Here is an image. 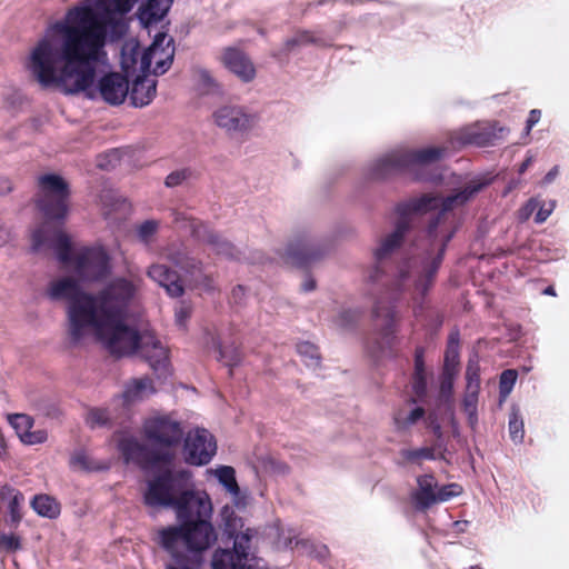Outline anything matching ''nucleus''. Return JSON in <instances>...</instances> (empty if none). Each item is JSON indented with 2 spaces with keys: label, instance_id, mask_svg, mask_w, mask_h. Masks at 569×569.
<instances>
[{
  "label": "nucleus",
  "instance_id": "1",
  "mask_svg": "<svg viewBox=\"0 0 569 569\" xmlns=\"http://www.w3.org/2000/svg\"><path fill=\"white\" fill-rule=\"evenodd\" d=\"M104 2L80 1L63 19L51 23L30 49L26 68L41 87L66 94L84 93L112 106L126 100L129 81L122 74L107 73L96 84L98 68L107 60V43L128 31V22L106 14L110 7Z\"/></svg>",
  "mask_w": 569,
  "mask_h": 569
},
{
  "label": "nucleus",
  "instance_id": "2",
  "mask_svg": "<svg viewBox=\"0 0 569 569\" xmlns=\"http://www.w3.org/2000/svg\"><path fill=\"white\" fill-rule=\"evenodd\" d=\"M140 282L139 278L118 277L97 293H90L81 288L79 280L61 277L49 283L47 293L51 300L68 303V336L72 343L94 336L111 355L123 357L137 352L149 362L159 378H167V348L152 332H139L126 321Z\"/></svg>",
  "mask_w": 569,
  "mask_h": 569
},
{
  "label": "nucleus",
  "instance_id": "3",
  "mask_svg": "<svg viewBox=\"0 0 569 569\" xmlns=\"http://www.w3.org/2000/svg\"><path fill=\"white\" fill-rule=\"evenodd\" d=\"M488 183L487 179L475 178L446 198L423 194L397 207L399 217L393 231L382 237L373 251L378 263L388 259L400 248L412 226L415 214L433 210L438 213L430 221L426 238L418 246L419 252L397 266L390 282L393 291L409 293L416 305L421 303L435 282L447 244L457 230L453 211L472 199Z\"/></svg>",
  "mask_w": 569,
  "mask_h": 569
},
{
  "label": "nucleus",
  "instance_id": "4",
  "mask_svg": "<svg viewBox=\"0 0 569 569\" xmlns=\"http://www.w3.org/2000/svg\"><path fill=\"white\" fill-rule=\"evenodd\" d=\"M190 481L189 471L166 469L149 481L144 502L150 507L173 508L181 523L209 519L212 512L209 496L190 490Z\"/></svg>",
  "mask_w": 569,
  "mask_h": 569
},
{
  "label": "nucleus",
  "instance_id": "5",
  "mask_svg": "<svg viewBox=\"0 0 569 569\" xmlns=\"http://www.w3.org/2000/svg\"><path fill=\"white\" fill-rule=\"evenodd\" d=\"M53 249L58 260L69 269L79 281L97 282L110 273L109 256L100 247L71 249L69 237L58 228L43 223L32 233V250L40 252Z\"/></svg>",
  "mask_w": 569,
  "mask_h": 569
},
{
  "label": "nucleus",
  "instance_id": "6",
  "mask_svg": "<svg viewBox=\"0 0 569 569\" xmlns=\"http://www.w3.org/2000/svg\"><path fill=\"white\" fill-rule=\"evenodd\" d=\"M161 546L176 560L173 566L187 563L198 567L202 551L217 540V533L208 519L170 526L159 532Z\"/></svg>",
  "mask_w": 569,
  "mask_h": 569
},
{
  "label": "nucleus",
  "instance_id": "7",
  "mask_svg": "<svg viewBox=\"0 0 569 569\" xmlns=\"http://www.w3.org/2000/svg\"><path fill=\"white\" fill-rule=\"evenodd\" d=\"M448 153V147H427L417 150L400 148L387 152L370 164V174L383 179L392 173L416 170L437 162Z\"/></svg>",
  "mask_w": 569,
  "mask_h": 569
},
{
  "label": "nucleus",
  "instance_id": "8",
  "mask_svg": "<svg viewBox=\"0 0 569 569\" xmlns=\"http://www.w3.org/2000/svg\"><path fill=\"white\" fill-rule=\"evenodd\" d=\"M38 207L49 220H63L69 209V184L59 174L46 173L38 178Z\"/></svg>",
  "mask_w": 569,
  "mask_h": 569
},
{
  "label": "nucleus",
  "instance_id": "9",
  "mask_svg": "<svg viewBox=\"0 0 569 569\" xmlns=\"http://www.w3.org/2000/svg\"><path fill=\"white\" fill-rule=\"evenodd\" d=\"M254 535L253 529L246 528L236 537H230L233 540L232 549H217L211 560L212 569H258L251 542Z\"/></svg>",
  "mask_w": 569,
  "mask_h": 569
},
{
  "label": "nucleus",
  "instance_id": "10",
  "mask_svg": "<svg viewBox=\"0 0 569 569\" xmlns=\"http://www.w3.org/2000/svg\"><path fill=\"white\" fill-rule=\"evenodd\" d=\"M143 431L151 445L163 449L154 460L169 463L172 459L171 449L180 443L183 436L180 422L168 416H153L146 420Z\"/></svg>",
  "mask_w": 569,
  "mask_h": 569
},
{
  "label": "nucleus",
  "instance_id": "11",
  "mask_svg": "<svg viewBox=\"0 0 569 569\" xmlns=\"http://www.w3.org/2000/svg\"><path fill=\"white\" fill-rule=\"evenodd\" d=\"M462 489L457 483L438 486L432 475H422L417 478V488L411 493L415 508L419 511H426L431 506L446 502L461 493Z\"/></svg>",
  "mask_w": 569,
  "mask_h": 569
},
{
  "label": "nucleus",
  "instance_id": "12",
  "mask_svg": "<svg viewBox=\"0 0 569 569\" xmlns=\"http://www.w3.org/2000/svg\"><path fill=\"white\" fill-rule=\"evenodd\" d=\"M174 57L173 39L166 33L156 34L151 46L140 54L139 70L147 73L151 70L156 76L163 74L171 67Z\"/></svg>",
  "mask_w": 569,
  "mask_h": 569
},
{
  "label": "nucleus",
  "instance_id": "13",
  "mask_svg": "<svg viewBox=\"0 0 569 569\" xmlns=\"http://www.w3.org/2000/svg\"><path fill=\"white\" fill-rule=\"evenodd\" d=\"M216 124L228 132H247L259 122V116L243 106L227 104L213 113Z\"/></svg>",
  "mask_w": 569,
  "mask_h": 569
},
{
  "label": "nucleus",
  "instance_id": "14",
  "mask_svg": "<svg viewBox=\"0 0 569 569\" xmlns=\"http://www.w3.org/2000/svg\"><path fill=\"white\" fill-rule=\"evenodd\" d=\"M217 451L213 436L206 429L197 428L189 431L184 439V455L187 462L203 466L211 461Z\"/></svg>",
  "mask_w": 569,
  "mask_h": 569
},
{
  "label": "nucleus",
  "instance_id": "15",
  "mask_svg": "<svg viewBox=\"0 0 569 569\" xmlns=\"http://www.w3.org/2000/svg\"><path fill=\"white\" fill-rule=\"evenodd\" d=\"M162 256L190 276L196 284L210 287V278L204 273L202 263L190 256L188 248L183 243L168 246L163 250Z\"/></svg>",
  "mask_w": 569,
  "mask_h": 569
},
{
  "label": "nucleus",
  "instance_id": "16",
  "mask_svg": "<svg viewBox=\"0 0 569 569\" xmlns=\"http://www.w3.org/2000/svg\"><path fill=\"white\" fill-rule=\"evenodd\" d=\"M376 327L381 338V349L390 348L396 339L397 312L393 306L378 301L372 310Z\"/></svg>",
  "mask_w": 569,
  "mask_h": 569
},
{
  "label": "nucleus",
  "instance_id": "17",
  "mask_svg": "<svg viewBox=\"0 0 569 569\" xmlns=\"http://www.w3.org/2000/svg\"><path fill=\"white\" fill-rule=\"evenodd\" d=\"M223 66L243 82L251 81L256 76V69L244 52L227 48L221 54Z\"/></svg>",
  "mask_w": 569,
  "mask_h": 569
},
{
  "label": "nucleus",
  "instance_id": "18",
  "mask_svg": "<svg viewBox=\"0 0 569 569\" xmlns=\"http://www.w3.org/2000/svg\"><path fill=\"white\" fill-rule=\"evenodd\" d=\"M196 237L210 246L211 249L220 256L228 259H240L241 252L227 239L216 233L204 224H200L194 229Z\"/></svg>",
  "mask_w": 569,
  "mask_h": 569
},
{
  "label": "nucleus",
  "instance_id": "19",
  "mask_svg": "<svg viewBox=\"0 0 569 569\" xmlns=\"http://www.w3.org/2000/svg\"><path fill=\"white\" fill-rule=\"evenodd\" d=\"M147 276L163 287L169 296L179 297L183 293V287L174 271L166 264L154 263L149 267Z\"/></svg>",
  "mask_w": 569,
  "mask_h": 569
},
{
  "label": "nucleus",
  "instance_id": "20",
  "mask_svg": "<svg viewBox=\"0 0 569 569\" xmlns=\"http://www.w3.org/2000/svg\"><path fill=\"white\" fill-rule=\"evenodd\" d=\"M157 82L147 77H138L132 84L130 92L131 103L134 107H144L149 104L156 96Z\"/></svg>",
  "mask_w": 569,
  "mask_h": 569
},
{
  "label": "nucleus",
  "instance_id": "21",
  "mask_svg": "<svg viewBox=\"0 0 569 569\" xmlns=\"http://www.w3.org/2000/svg\"><path fill=\"white\" fill-rule=\"evenodd\" d=\"M154 391L149 378L132 379L126 385L122 397L126 403H133L148 398Z\"/></svg>",
  "mask_w": 569,
  "mask_h": 569
},
{
  "label": "nucleus",
  "instance_id": "22",
  "mask_svg": "<svg viewBox=\"0 0 569 569\" xmlns=\"http://www.w3.org/2000/svg\"><path fill=\"white\" fill-rule=\"evenodd\" d=\"M325 251V247L312 238L303 239L300 241L297 249H290V252L301 262L318 259Z\"/></svg>",
  "mask_w": 569,
  "mask_h": 569
},
{
  "label": "nucleus",
  "instance_id": "23",
  "mask_svg": "<svg viewBox=\"0 0 569 569\" xmlns=\"http://www.w3.org/2000/svg\"><path fill=\"white\" fill-rule=\"evenodd\" d=\"M218 481L226 488V490L233 497L236 505H239L240 488L236 480V471L230 466H220L212 470Z\"/></svg>",
  "mask_w": 569,
  "mask_h": 569
},
{
  "label": "nucleus",
  "instance_id": "24",
  "mask_svg": "<svg viewBox=\"0 0 569 569\" xmlns=\"http://www.w3.org/2000/svg\"><path fill=\"white\" fill-rule=\"evenodd\" d=\"M32 509L41 517L54 519L60 515V503L51 496L37 495L31 500Z\"/></svg>",
  "mask_w": 569,
  "mask_h": 569
},
{
  "label": "nucleus",
  "instance_id": "25",
  "mask_svg": "<svg viewBox=\"0 0 569 569\" xmlns=\"http://www.w3.org/2000/svg\"><path fill=\"white\" fill-rule=\"evenodd\" d=\"M120 450L124 459L137 463L146 460V448L133 437H126L120 441Z\"/></svg>",
  "mask_w": 569,
  "mask_h": 569
},
{
  "label": "nucleus",
  "instance_id": "26",
  "mask_svg": "<svg viewBox=\"0 0 569 569\" xmlns=\"http://www.w3.org/2000/svg\"><path fill=\"white\" fill-rule=\"evenodd\" d=\"M70 463L82 471H100L108 468L106 462L96 460L86 450L76 451L71 457Z\"/></svg>",
  "mask_w": 569,
  "mask_h": 569
},
{
  "label": "nucleus",
  "instance_id": "27",
  "mask_svg": "<svg viewBox=\"0 0 569 569\" xmlns=\"http://www.w3.org/2000/svg\"><path fill=\"white\" fill-rule=\"evenodd\" d=\"M220 515L222 518L223 531L228 538L236 537L240 531L246 530V528H243L244 525L242 519L237 517L232 507L224 506L221 509Z\"/></svg>",
  "mask_w": 569,
  "mask_h": 569
},
{
  "label": "nucleus",
  "instance_id": "28",
  "mask_svg": "<svg viewBox=\"0 0 569 569\" xmlns=\"http://www.w3.org/2000/svg\"><path fill=\"white\" fill-rule=\"evenodd\" d=\"M479 390H466L462 399V410L467 415L468 425L476 429L478 425Z\"/></svg>",
  "mask_w": 569,
  "mask_h": 569
},
{
  "label": "nucleus",
  "instance_id": "29",
  "mask_svg": "<svg viewBox=\"0 0 569 569\" xmlns=\"http://www.w3.org/2000/svg\"><path fill=\"white\" fill-rule=\"evenodd\" d=\"M401 461L399 465L416 463L421 465L423 460H435L436 455L433 448L423 447L419 449H401L399 451Z\"/></svg>",
  "mask_w": 569,
  "mask_h": 569
},
{
  "label": "nucleus",
  "instance_id": "30",
  "mask_svg": "<svg viewBox=\"0 0 569 569\" xmlns=\"http://www.w3.org/2000/svg\"><path fill=\"white\" fill-rule=\"evenodd\" d=\"M197 179V172L190 167H183L171 171L164 179L167 188L187 186Z\"/></svg>",
  "mask_w": 569,
  "mask_h": 569
},
{
  "label": "nucleus",
  "instance_id": "31",
  "mask_svg": "<svg viewBox=\"0 0 569 569\" xmlns=\"http://www.w3.org/2000/svg\"><path fill=\"white\" fill-rule=\"evenodd\" d=\"M413 389L418 396L423 395L427 389L425 365H423V360H422V350H419V349L416 351V358H415Z\"/></svg>",
  "mask_w": 569,
  "mask_h": 569
},
{
  "label": "nucleus",
  "instance_id": "32",
  "mask_svg": "<svg viewBox=\"0 0 569 569\" xmlns=\"http://www.w3.org/2000/svg\"><path fill=\"white\" fill-rule=\"evenodd\" d=\"M508 428L511 440L516 443H520L523 440L525 429L523 420L519 413V409L516 407L511 409Z\"/></svg>",
  "mask_w": 569,
  "mask_h": 569
},
{
  "label": "nucleus",
  "instance_id": "33",
  "mask_svg": "<svg viewBox=\"0 0 569 569\" xmlns=\"http://www.w3.org/2000/svg\"><path fill=\"white\" fill-rule=\"evenodd\" d=\"M297 351L308 367L317 368L320 362V355L318 348L308 341L300 342L297 346Z\"/></svg>",
  "mask_w": 569,
  "mask_h": 569
},
{
  "label": "nucleus",
  "instance_id": "34",
  "mask_svg": "<svg viewBox=\"0 0 569 569\" xmlns=\"http://www.w3.org/2000/svg\"><path fill=\"white\" fill-rule=\"evenodd\" d=\"M309 43H317V39L309 31H298L295 36L288 38L284 41L283 51L290 52L298 47H302Z\"/></svg>",
  "mask_w": 569,
  "mask_h": 569
},
{
  "label": "nucleus",
  "instance_id": "35",
  "mask_svg": "<svg viewBox=\"0 0 569 569\" xmlns=\"http://www.w3.org/2000/svg\"><path fill=\"white\" fill-rule=\"evenodd\" d=\"M459 351H458V335H450L449 342L445 355L443 370L452 369L455 372L456 366L458 365Z\"/></svg>",
  "mask_w": 569,
  "mask_h": 569
},
{
  "label": "nucleus",
  "instance_id": "36",
  "mask_svg": "<svg viewBox=\"0 0 569 569\" xmlns=\"http://www.w3.org/2000/svg\"><path fill=\"white\" fill-rule=\"evenodd\" d=\"M111 416L107 409L92 408L88 411L86 422L90 428L103 427L109 423Z\"/></svg>",
  "mask_w": 569,
  "mask_h": 569
},
{
  "label": "nucleus",
  "instance_id": "37",
  "mask_svg": "<svg viewBox=\"0 0 569 569\" xmlns=\"http://www.w3.org/2000/svg\"><path fill=\"white\" fill-rule=\"evenodd\" d=\"M466 390L480 391V367L477 360H469L466 369Z\"/></svg>",
  "mask_w": 569,
  "mask_h": 569
},
{
  "label": "nucleus",
  "instance_id": "38",
  "mask_svg": "<svg viewBox=\"0 0 569 569\" xmlns=\"http://www.w3.org/2000/svg\"><path fill=\"white\" fill-rule=\"evenodd\" d=\"M23 496L16 493L8 503V521L11 526H17L22 519L21 505Z\"/></svg>",
  "mask_w": 569,
  "mask_h": 569
},
{
  "label": "nucleus",
  "instance_id": "39",
  "mask_svg": "<svg viewBox=\"0 0 569 569\" xmlns=\"http://www.w3.org/2000/svg\"><path fill=\"white\" fill-rule=\"evenodd\" d=\"M10 422L14 430L17 431L18 437L20 440L27 433L30 429L33 427V419L24 413H16L11 416Z\"/></svg>",
  "mask_w": 569,
  "mask_h": 569
},
{
  "label": "nucleus",
  "instance_id": "40",
  "mask_svg": "<svg viewBox=\"0 0 569 569\" xmlns=\"http://www.w3.org/2000/svg\"><path fill=\"white\" fill-rule=\"evenodd\" d=\"M456 372L452 369L443 370L440 382V399L448 401L451 398Z\"/></svg>",
  "mask_w": 569,
  "mask_h": 569
},
{
  "label": "nucleus",
  "instance_id": "41",
  "mask_svg": "<svg viewBox=\"0 0 569 569\" xmlns=\"http://www.w3.org/2000/svg\"><path fill=\"white\" fill-rule=\"evenodd\" d=\"M159 223L156 220H147L142 222L137 229V233L140 241L143 242L144 244H149L152 241L154 234L157 233Z\"/></svg>",
  "mask_w": 569,
  "mask_h": 569
},
{
  "label": "nucleus",
  "instance_id": "42",
  "mask_svg": "<svg viewBox=\"0 0 569 569\" xmlns=\"http://www.w3.org/2000/svg\"><path fill=\"white\" fill-rule=\"evenodd\" d=\"M516 380H517V371L516 370L508 369L501 373L500 382H499V392H500V397L502 399H506L510 395Z\"/></svg>",
  "mask_w": 569,
  "mask_h": 569
},
{
  "label": "nucleus",
  "instance_id": "43",
  "mask_svg": "<svg viewBox=\"0 0 569 569\" xmlns=\"http://www.w3.org/2000/svg\"><path fill=\"white\" fill-rule=\"evenodd\" d=\"M425 415V410L420 407L412 409L406 417L402 413H398L395 417V422L398 429H405L413 423H416L419 419H421Z\"/></svg>",
  "mask_w": 569,
  "mask_h": 569
},
{
  "label": "nucleus",
  "instance_id": "44",
  "mask_svg": "<svg viewBox=\"0 0 569 569\" xmlns=\"http://www.w3.org/2000/svg\"><path fill=\"white\" fill-rule=\"evenodd\" d=\"M360 317V311L357 309H342L337 315L335 322L340 328H348L356 323Z\"/></svg>",
  "mask_w": 569,
  "mask_h": 569
},
{
  "label": "nucleus",
  "instance_id": "45",
  "mask_svg": "<svg viewBox=\"0 0 569 569\" xmlns=\"http://www.w3.org/2000/svg\"><path fill=\"white\" fill-rule=\"evenodd\" d=\"M218 351L220 355V360L224 361V363L229 367L237 366L241 360V355L238 349L233 348L230 350L222 349L221 346H218Z\"/></svg>",
  "mask_w": 569,
  "mask_h": 569
},
{
  "label": "nucleus",
  "instance_id": "46",
  "mask_svg": "<svg viewBox=\"0 0 569 569\" xmlns=\"http://www.w3.org/2000/svg\"><path fill=\"white\" fill-rule=\"evenodd\" d=\"M48 435L44 429H38L32 430L30 429L24 436L22 437L21 441L26 445H38L42 443L47 440Z\"/></svg>",
  "mask_w": 569,
  "mask_h": 569
},
{
  "label": "nucleus",
  "instance_id": "47",
  "mask_svg": "<svg viewBox=\"0 0 569 569\" xmlns=\"http://www.w3.org/2000/svg\"><path fill=\"white\" fill-rule=\"evenodd\" d=\"M21 547V543H20V538L14 535V533H10V535H2L0 537V548L6 550V551H16L18 549H20Z\"/></svg>",
  "mask_w": 569,
  "mask_h": 569
},
{
  "label": "nucleus",
  "instance_id": "48",
  "mask_svg": "<svg viewBox=\"0 0 569 569\" xmlns=\"http://www.w3.org/2000/svg\"><path fill=\"white\" fill-rule=\"evenodd\" d=\"M191 309L186 302H181L180 306L176 309L174 318L176 323L179 327H184L186 321L190 317Z\"/></svg>",
  "mask_w": 569,
  "mask_h": 569
},
{
  "label": "nucleus",
  "instance_id": "49",
  "mask_svg": "<svg viewBox=\"0 0 569 569\" xmlns=\"http://www.w3.org/2000/svg\"><path fill=\"white\" fill-rule=\"evenodd\" d=\"M118 161L117 152L112 151L99 159L98 166L102 169H110L116 166Z\"/></svg>",
  "mask_w": 569,
  "mask_h": 569
},
{
  "label": "nucleus",
  "instance_id": "50",
  "mask_svg": "<svg viewBox=\"0 0 569 569\" xmlns=\"http://www.w3.org/2000/svg\"><path fill=\"white\" fill-rule=\"evenodd\" d=\"M553 206H555L553 202H551L550 206L548 208H546L543 204L539 203V207H538L539 210L535 218L536 222L537 223L545 222L548 219V217L551 214V212L553 210Z\"/></svg>",
  "mask_w": 569,
  "mask_h": 569
},
{
  "label": "nucleus",
  "instance_id": "51",
  "mask_svg": "<svg viewBox=\"0 0 569 569\" xmlns=\"http://www.w3.org/2000/svg\"><path fill=\"white\" fill-rule=\"evenodd\" d=\"M539 207V200L530 199L526 206L520 210V217L523 220H527L531 213Z\"/></svg>",
  "mask_w": 569,
  "mask_h": 569
},
{
  "label": "nucleus",
  "instance_id": "52",
  "mask_svg": "<svg viewBox=\"0 0 569 569\" xmlns=\"http://www.w3.org/2000/svg\"><path fill=\"white\" fill-rule=\"evenodd\" d=\"M244 295H246L244 288L242 286H237L236 288L232 289L231 301L236 305H241Z\"/></svg>",
  "mask_w": 569,
  "mask_h": 569
},
{
  "label": "nucleus",
  "instance_id": "53",
  "mask_svg": "<svg viewBox=\"0 0 569 569\" xmlns=\"http://www.w3.org/2000/svg\"><path fill=\"white\" fill-rule=\"evenodd\" d=\"M541 112L540 110L533 109L530 111L528 120H527V132L531 130V128L540 120Z\"/></svg>",
  "mask_w": 569,
  "mask_h": 569
},
{
  "label": "nucleus",
  "instance_id": "54",
  "mask_svg": "<svg viewBox=\"0 0 569 569\" xmlns=\"http://www.w3.org/2000/svg\"><path fill=\"white\" fill-rule=\"evenodd\" d=\"M12 186L8 178L0 176V194L11 191Z\"/></svg>",
  "mask_w": 569,
  "mask_h": 569
},
{
  "label": "nucleus",
  "instance_id": "55",
  "mask_svg": "<svg viewBox=\"0 0 569 569\" xmlns=\"http://www.w3.org/2000/svg\"><path fill=\"white\" fill-rule=\"evenodd\" d=\"M558 173H559V168H558V166H555V167H553V168H551V169L549 170V172L545 176V178H543V183H550V182H552V181L556 179V177L558 176Z\"/></svg>",
  "mask_w": 569,
  "mask_h": 569
},
{
  "label": "nucleus",
  "instance_id": "56",
  "mask_svg": "<svg viewBox=\"0 0 569 569\" xmlns=\"http://www.w3.org/2000/svg\"><path fill=\"white\" fill-rule=\"evenodd\" d=\"M11 237V233L8 229L0 227V247L6 244Z\"/></svg>",
  "mask_w": 569,
  "mask_h": 569
},
{
  "label": "nucleus",
  "instance_id": "57",
  "mask_svg": "<svg viewBox=\"0 0 569 569\" xmlns=\"http://www.w3.org/2000/svg\"><path fill=\"white\" fill-rule=\"evenodd\" d=\"M533 161V156H528L525 161L521 163L520 168H519V172L520 173H523L532 163Z\"/></svg>",
  "mask_w": 569,
  "mask_h": 569
},
{
  "label": "nucleus",
  "instance_id": "58",
  "mask_svg": "<svg viewBox=\"0 0 569 569\" xmlns=\"http://www.w3.org/2000/svg\"><path fill=\"white\" fill-rule=\"evenodd\" d=\"M316 287V282L313 279H307L305 280V282L302 283V289L303 291H311L313 290Z\"/></svg>",
  "mask_w": 569,
  "mask_h": 569
},
{
  "label": "nucleus",
  "instance_id": "59",
  "mask_svg": "<svg viewBox=\"0 0 569 569\" xmlns=\"http://www.w3.org/2000/svg\"><path fill=\"white\" fill-rule=\"evenodd\" d=\"M201 79L207 82L208 84H213V78L211 77L210 72L207 70H202L200 72Z\"/></svg>",
  "mask_w": 569,
  "mask_h": 569
},
{
  "label": "nucleus",
  "instance_id": "60",
  "mask_svg": "<svg viewBox=\"0 0 569 569\" xmlns=\"http://www.w3.org/2000/svg\"><path fill=\"white\" fill-rule=\"evenodd\" d=\"M167 569H197L196 566L179 563L178 566H167Z\"/></svg>",
  "mask_w": 569,
  "mask_h": 569
},
{
  "label": "nucleus",
  "instance_id": "61",
  "mask_svg": "<svg viewBox=\"0 0 569 569\" xmlns=\"http://www.w3.org/2000/svg\"><path fill=\"white\" fill-rule=\"evenodd\" d=\"M130 50H131V53H132V62L136 64L137 63V56L140 54L138 44L132 46L130 48Z\"/></svg>",
  "mask_w": 569,
  "mask_h": 569
},
{
  "label": "nucleus",
  "instance_id": "62",
  "mask_svg": "<svg viewBox=\"0 0 569 569\" xmlns=\"http://www.w3.org/2000/svg\"><path fill=\"white\" fill-rule=\"evenodd\" d=\"M379 268L377 267L373 271L369 273V280L370 281H377L379 279Z\"/></svg>",
  "mask_w": 569,
  "mask_h": 569
},
{
  "label": "nucleus",
  "instance_id": "63",
  "mask_svg": "<svg viewBox=\"0 0 569 569\" xmlns=\"http://www.w3.org/2000/svg\"><path fill=\"white\" fill-rule=\"evenodd\" d=\"M432 429H433V433L437 438H441L442 436V430H441V426L439 423H435L432 426Z\"/></svg>",
  "mask_w": 569,
  "mask_h": 569
},
{
  "label": "nucleus",
  "instance_id": "64",
  "mask_svg": "<svg viewBox=\"0 0 569 569\" xmlns=\"http://www.w3.org/2000/svg\"><path fill=\"white\" fill-rule=\"evenodd\" d=\"M450 425L452 427L453 433L458 435V422L456 421L453 413H451Z\"/></svg>",
  "mask_w": 569,
  "mask_h": 569
}]
</instances>
